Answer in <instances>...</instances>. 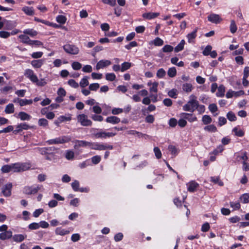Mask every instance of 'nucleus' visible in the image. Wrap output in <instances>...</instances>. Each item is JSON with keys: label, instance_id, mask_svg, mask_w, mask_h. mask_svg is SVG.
Wrapping results in <instances>:
<instances>
[{"label": "nucleus", "instance_id": "obj_62", "mask_svg": "<svg viewBox=\"0 0 249 249\" xmlns=\"http://www.w3.org/2000/svg\"><path fill=\"white\" fill-rule=\"evenodd\" d=\"M100 85L98 83L91 84L89 86V89L90 90L96 91L99 88Z\"/></svg>", "mask_w": 249, "mask_h": 249}, {"label": "nucleus", "instance_id": "obj_49", "mask_svg": "<svg viewBox=\"0 0 249 249\" xmlns=\"http://www.w3.org/2000/svg\"><path fill=\"white\" fill-rule=\"evenodd\" d=\"M24 236L22 234H16L13 236V239L16 242H22L24 240Z\"/></svg>", "mask_w": 249, "mask_h": 249}, {"label": "nucleus", "instance_id": "obj_46", "mask_svg": "<svg viewBox=\"0 0 249 249\" xmlns=\"http://www.w3.org/2000/svg\"><path fill=\"white\" fill-rule=\"evenodd\" d=\"M230 31L232 34L235 33L237 29V26L233 20H231L230 24Z\"/></svg>", "mask_w": 249, "mask_h": 249}, {"label": "nucleus", "instance_id": "obj_43", "mask_svg": "<svg viewBox=\"0 0 249 249\" xmlns=\"http://www.w3.org/2000/svg\"><path fill=\"white\" fill-rule=\"evenodd\" d=\"M159 83L157 82H154L152 83V86L150 88L149 90L151 92H154L157 93L158 92V87Z\"/></svg>", "mask_w": 249, "mask_h": 249}, {"label": "nucleus", "instance_id": "obj_25", "mask_svg": "<svg viewBox=\"0 0 249 249\" xmlns=\"http://www.w3.org/2000/svg\"><path fill=\"white\" fill-rule=\"evenodd\" d=\"M182 89L184 92L189 93L192 91L193 87L191 84L186 83L182 85Z\"/></svg>", "mask_w": 249, "mask_h": 249}, {"label": "nucleus", "instance_id": "obj_51", "mask_svg": "<svg viewBox=\"0 0 249 249\" xmlns=\"http://www.w3.org/2000/svg\"><path fill=\"white\" fill-rule=\"evenodd\" d=\"M166 74V72L162 68L160 69L157 72V76L159 78H163Z\"/></svg>", "mask_w": 249, "mask_h": 249}, {"label": "nucleus", "instance_id": "obj_14", "mask_svg": "<svg viewBox=\"0 0 249 249\" xmlns=\"http://www.w3.org/2000/svg\"><path fill=\"white\" fill-rule=\"evenodd\" d=\"M90 147L93 150H105V145L97 142H90Z\"/></svg>", "mask_w": 249, "mask_h": 249}, {"label": "nucleus", "instance_id": "obj_56", "mask_svg": "<svg viewBox=\"0 0 249 249\" xmlns=\"http://www.w3.org/2000/svg\"><path fill=\"white\" fill-rule=\"evenodd\" d=\"M72 69L74 70H79L82 68V65L78 62H73L71 64Z\"/></svg>", "mask_w": 249, "mask_h": 249}, {"label": "nucleus", "instance_id": "obj_18", "mask_svg": "<svg viewBox=\"0 0 249 249\" xmlns=\"http://www.w3.org/2000/svg\"><path fill=\"white\" fill-rule=\"evenodd\" d=\"M181 116L185 119L187 120L190 122H193L197 120V118L193 114L182 113Z\"/></svg>", "mask_w": 249, "mask_h": 249}, {"label": "nucleus", "instance_id": "obj_28", "mask_svg": "<svg viewBox=\"0 0 249 249\" xmlns=\"http://www.w3.org/2000/svg\"><path fill=\"white\" fill-rule=\"evenodd\" d=\"M22 11L28 16H33L34 15V10L32 7L25 6L22 8Z\"/></svg>", "mask_w": 249, "mask_h": 249}, {"label": "nucleus", "instance_id": "obj_45", "mask_svg": "<svg viewBox=\"0 0 249 249\" xmlns=\"http://www.w3.org/2000/svg\"><path fill=\"white\" fill-rule=\"evenodd\" d=\"M167 74L170 77H174L177 74V71L175 67L170 68L169 69Z\"/></svg>", "mask_w": 249, "mask_h": 249}, {"label": "nucleus", "instance_id": "obj_9", "mask_svg": "<svg viewBox=\"0 0 249 249\" xmlns=\"http://www.w3.org/2000/svg\"><path fill=\"white\" fill-rule=\"evenodd\" d=\"M234 158L235 161L238 162H240L242 160L243 161H246L249 160V157H248L247 153L246 152L235 153Z\"/></svg>", "mask_w": 249, "mask_h": 249}, {"label": "nucleus", "instance_id": "obj_58", "mask_svg": "<svg viewBox=\"0 0 249 249\" xmlns=\"http://www.w3.org/2000/svg\"><path fill=\"white\" fill-rule=\"evenodd\" d=\"M212 49V47L210 45H207L204 51H203V54L204 55L207 56L209 55L210 53L211 52Z\"/></svg>", "mask_w": 249, "mask_h": 249}, {"label": "nucleus", "instance_id": "obj_54", "mask_svg": "<svg viewBox=\"0 0 249 249\" xmlns=\"http://www.w3.org/2000/svg\"><path fill=\"white\" fill-rule=\"evenodd\" d=\"M154 152L157 159H159L161 157V152L159 147H155L154 148Z\"/></svg>", "mask_w": 249, "mask_h": 249}, {"label": "nucleus", "instance_id": "obj_13", "mask_svg": "<svg viewBox=\"0 0 249 249\" xmlns=\"http://www.w3.org/2000/svg\"><path fill=\"white\" fill-rule=\"evenodd\" d=\"M111 64L110 61L108 60H100L96 64V69L98 70L107 67Z\"/></svg>", "mask_w": 249, "mask_h": 249}, {"label": "nucleus", "instance_id": "obj_2", "mask_svg": "<svg viewBox=\"0 0 249 249\" xmlns=\"http://www.w3.org/2000/svg\"><path fill=\"white\" fill-rule=\"evenodd\" d=\"M12 172H20L27 171L31 167V164L27 162H17L11 164Z\"/></svg>", "mask_w": 249, "mask_h": 249}, {"label": "nucleus", "instance_id": "obj_42", "mask_svg": "<svg viewBox=\"0 0 249 249\" xmlns=\"http://www.w3.org/2000/svg\"><path fill=\"white\" fill-rule=\"evenodd\" d=\"M227 117L229 121L231 122L236 121L237 119L235 114L232 111L228 112Z\"/></svg>", "mask_w": 249, "mask_h": 249}, {"label": "nucleus", "instance_id": "obj_5", "mask_svg": "<svg viewBox=\"0 0 249 249\" xmlns=\"http://www.w3.org/2000/svg\"><path fill=\"white\" fill-rule=\"evenodd\" d=\"M77 119L81 125L84 126H91L92 125V122L90 120L88 119V117L85 114H81L77 115Z\"/></svg>", "mask_w": 249, "mask_h": 249}, {"label": "nucleus", "instance_id": "obj_60", "mask_svg": "<svg viewBox=\"0 0 249 249\" xmlns=\"http://www.w3.org/2000/svg\"><path fill=\"white\" fill-rule=\"evenodd\" d=\"M101 158L100 156H94L91 158L92 162L94 164L99 163L101 161Z\"/></svg>", "mask_w": 249, "mask_h": 249}, {"label": "nucleus", "instance_id": "obj_31", "mask_svg": "<svg viewBox=\"0 0 249 249\" xmlns=\"http://www.w3.org/2000/svg\"><path fill=\"white\" fill-rule=\"evenodd\" d=\"M132 66V64L128 62H124L121 65V71L124 72L129 69Z\"/></svg>", "mask_w": 249, "mask_h": 249}, {"label": "nucleus", "instance_id": "obj_33", "mask_svg": "<svg viewBox=\"0 0 249 249\" xmlns=\"http://www.w3.org/2000/svg\"><path fill=\"white\" fill-rule=\"evenodd\" d=\"M232 131L234 133L235 135L237 137H241L244 135V132L238 127H235L232 129Z\"/></svg>", "mask_w": 249, "mask_h": 249}, {"label": "nucleus", "instance_id": "obj_17", "mask_svg": "<svg viewBox=\"0 0 249 249\" xmlns=\"http://www.w3.org/2000/svg\"><path fill=\"white\" fill-rule=\"evenodd\" d=\"M198 28L197 27L192 32L188 34L186 37L188 39V42L189 43H194V39L196 37V33L197 32Z\"/></svg>", "mask_w": 249, "mask_h": 249}, {"label": "nucleus", "instance_id": "obj_16", "mask_svg": "<svg viewBox=\"0 0 249 249\" xmlns=\"http://www.w3.org/2000/svg\"><path fill=\"white\" fill-rule=\"evenodd\" d=\"M30 128H31V127L26 123H21L16 126V129L14 131V132L17 133L22 131L23 130H28Z\"/></svg>", "mask_w": 249, "mask_h": 249}, {"label": "nucleus", "instance_id": "obj_47", "mask_svg": "<svg viewBox=\"0 0 249 249\" xmlns=\"http://www.w3.org/2000/svg\"><path fill=\"white\" fill-rule=\"evenodd\" d=\"M2 172L3 173H9L10 172H12V166L11 164L10 165H3L1 169Z\"/></svg>", "mask_w": 249, "mask_h": 249}, {"label": "nucleus", "instance_id": "obj_61", "mask_svg": "<svg viewBox=\"0 0 249 249\" xmlns=\"http://www.w3.org/2000/svg\"><path fill=\"white\" fill-rule=\"evenodd\" d=\"M168 94L172 98H176L177 95V90L175 89H172L168 92Z\"/></svg>", "mask_w": 249, "mask_h": 249}, {"label": "nucleus", "instance_id": "obj_38", "mask_svg": "<svg viewBox=\"0 0 249 249\" xmlns=\"http://www.w3.org/2000/svg\"><path fill=\"white\" fill-rule=\"evenodd\" d=\"M88 78L89 77L86 76L81 80L79 84L82 88H85L89 85Z\"/></svg>", "mask_w": 249, "mask_h": 249}, {"label": "nucleus", "instance_id": "obj_22", "mask_svg": "<svg viewBox=\"0 0 249 249\" xmlns=\"http://www.w3.org/2000/svg\"><path fill=\"white\" fill-rule=\"evenodd\" d=\"M69 231L62 229L61 227H57L55 230V233L56 235L64 236L69 234Z\"/></svg>", "mask_w": 249, "mask_h": 249}, {"label": "nucleus", "instance_id": "obj_15", "mask_svg": "<svg viewBox=\"0 0 249 249\" xmlns=\"http://www.w3.org/2000/svg\"><path fill=\"white\" fill-rule=\"evenodd\" d=\"M12 188V184L8 183L6 184L3 189H2V193L5 196H9L11 195V190Z\"/></svg>", "mask_w": 249, "mask_h": 249}, {"label": "nucleus", "instance_id": "obj_26", "mask_svg": "<svg viewBox=\"0 0 249 249\" xmlns=\"http://www.w3.org/2000/svg\"><path fill=\"white\" fill-rule=\"evenodd\" d=\"M23 33L25 35H28L31 37H34L37 35V32L33 29H25Z\"/></svg>", "mask_w": 249, "mask_h": 249}, {"label": "nucleus", "instance_id": "obj_40", "mask_svg": "<svg viewBox=\"0 0 249 249\" xmlns=\"http://www.w3.org/2000/svg\"><path fill=\"white\" fill-rule=\"evenodd\" d=\"M152 43L156 46H161L163 44V41L160 37H157L152 41Z\"/></svg>", "mask_w": 249, "mask_h": 249}, {"label": "nucleus", "instance_id": "obj_23", "mask_svg": "<svg viewBox=\"0 0 249 249\" xmlns=\"http://www.w3.org/2000/svg\"><path fill=\"white\" fill-rule=\"evenodd\" d=\"M17 117L20 118L21 121H25V120H30L31 118V116L29 115L28 113L21 111L19 112L18 115Z\"/></svg>", "mask_w": 249, "mask_h": 249}, {"label": "nucleus", "instance_id": "obj_12", "mask_svg": "<svg viewBox=\"0 0 249 249\" xmlns=\"http://www.w3.org/2000/svg\"><path fill=\"white\" fill-rule=\"evenodd\" d=\"M75 143L74 148L77 149L80 147H86L89 146L90 147V142H87L85 141L74 140L72 142Z\"/></svg>", "mask_w": 249, "mask_h": 249}, {"label": "nucleus", "instance_id": "obj_4", "mask_svg": "<svg viewBox=\"0 0 249 249\" xmlns=\"http://www.w3.org/2000/svg\"><path fill=\"white\" fill-rule=\"evenodd\" d=\"M63 49L66 53L71 55H77L80 51L79 48L77 46L69 43L64 45Z\"/></svg>", "mask_w": 249, "mask_h": 249}, {"label": "nucleus", "instance_id": "obj_52", "mask_svg": "<svg viewBox=\"0 0 249 249\" xmlns=\"http://www.w3.org/2000/svg\"><path fill=\"white\" fill-rule=\"evenodd\" d=\"M40 228L39 223L33 222L28 226V228L31 230H37Z\"/></svg>", "mask_w": 249, "mask_h": 249}, {"label": "nucleus", "instance_id": "obj_59", "mask_svg": "<svg viewBox=\"0 0 249 249\" xmlns=\"http://www.w3.org/2000/svg\"><path fill=\"white\" fill-rule=\"evenodd\" d=\"M230 206L234 210H239L240 208V204L238 202H230Z\"/></svg>", "mask_w": 249, "mask_h": 249}, {"label": "nucleus", "instance_id": "obj_27", "mask_svg": "<svg viewBox=\"0 0 249 249\" xmlns=\"http://www.w3.org/2000/svg\"><path fill=\"white\" fill-rule=\"evenodd\" d=\"M218 91L216 93L217 97H222L224 96L225 87L223 85H220L217 88Z\"/></svg>", "mask_w": 249, "mask_h": 249}, {"label": "nucleus", "instance_id": "obj_30", "mask_svg": "<svg viewBox=\"0 0 249 249\" xmlns=\"http://www.w3.org/2000/svg\"><path fill=\"white\" fill-rule=\"evenodd\" d=\"M211 181L215 184H217L220 186L224 185L223 182L220 180V177L218 176L211 177Z\"/></svg>", "mask_w": 249, "mask_h": 249}, {"label": "nucleus", "instance_id": "obj_44", "mask_svg": "<svg viewBox=\"0 0 249 249\" xmlns=\"http://www.w3.org/2000/svg\"><path fill=\"white\" fill-rule=\"evenodd\" d=\"M74 156L73 151L71 150H67L65 154V158L68 160H72Z\"/></svg>", "mask_w": 249, "mask_h": 249}, {"label": "nucleus", "instance_id": "obj_7", "mask_svg": "<svg viewBox=\"0 0 249 249\" xmlns=\"http://www.w3.org/2000/svg\"><path fill=\"white\" fill-rule=\"evenodd\" d=\"M43 186L40 185L32 186H26L23 189V193L27 195L35 194Z\"/></svg>", "mask_w": 249, "mask_h": 249}, {"label": "nucleus", "instance_id": "obj_1", "mask_svg": "<svg viewBox=\"0 0 249 249\" xmlns=\"http://www.w3.org/2000/svg\"><path fill=\"white\" fill-rule=\"evenodd\" d=\"M197 104V97L192 94L189 96V100L183 106V109L186 111L193 112L196 109Z\"/></svg>", "mask_w": 249, "mask_h": 249}, {"label": "nucleus", "instance_id": "obj_32", "mask_svg": "<svg viewBox=\"0 0 249 249\" xmlns=\"http://www.w3.org/2000/svg\"><path fill=\"white\" fill-rule=\"evenodd\" d=\"M18 38L20 39L22 43L29 45L30 39L29 36H26L25 34L19 35Z\"/></svg>", "mask_w": 249, "mask_h": 249}, {"label": "nucleus", "instance_id": "obj_39", "mask_svg": "<svg viewBox=\"0 0 249 249\" xmlns=\"http://www.w3.org/2000/svg\"><path fill=\"white\" fill-rule=\"evenodd\" d=\"M202 121L204 124H208L212 122V119L209 115H205L202 117Z\"/></svg>", "mask_w": 249, "mask_h": 249}, {"label": "nucleus", "instance_id": "obj_19", "mask_svg": "<svg viewBox=\"0 0 249 249\" xmlns=\"http://www.w3.org/2000/svg\"><path fill=\"white\" fill-rule=\"evenodd\" d=\"M120 119L115 116H111L107 117L106 121L108 123H110L113 124H118L120 122Z\"/></svg>", "mask_w": 249, "mask_h": 249}, {"label": "nucleus", "instance_id": "obj_8", "mask_svg": "<svg viewBox=\"0 0 249 249\" xmlns=\"http://www.w3.org/2000/svg\"><path fill=\"white\" fill-rule=\"evenodd\" d=\"M24 75L33 83H35V82L37 81V77L32 70H26L24 72Z\"/></svg>", "mask_w": 249, "mask_h": 249}, {"label": "nucleus", "instance_id": "obj_48", "mask_svg": "<svg viewBox=\"0 0 249 249\" xmlns=\"http://www.w3.org/2000/svg\"><path fill=\"white\" fill-rule=\"evenodd\" d=\"M106 79L109 81H113L116 79V75L114 73H107L106 74Z\"/></svg>", "mask_w": 249, "mask_h": 249}, {"label": "nucleus", "instance_id": "obj_55", "mask_svg": "<svg viewBox=\"0 0 249 249\" xmlns=\"http://www.w3.org/2000/svg\"><path fill=\"white\" fill-rule=\"evenodd\" d=\"M71 187L73 189V190L77 192L79 190V182L77 180H75L73 182L71 183Z\"/></svg>", "mask_w": 249, "mask_h": 249}, {"label": "nucleus", "instance_id": "obj_41", "mask_svg": "<svg viewBox=\"0 0 249 249\" xmlns=\"http://www.w3.org/2000/svg\"><path fill=\"white\" fill-rule=\"evenodd\" d=\"M33 103V100L31 99L28 100L26 99H21L19 106L23 107L26 105H31Z\"/></svg>", "mask_w": 249, "mask_h": 249}, {"label": "nucleus", "instance_id": "obj_3", "mask_svg": "<svg viewBox=\"0 0 249 249\" xmlns=\"http://www.w3.org/2000/svg\"><path fill=\"white\" fill-rule=\"evenodd\" d=\"M71 138L69 136H62L54 139L48 140L46 142L48 144H63L71 141Z\"/></svg>", "mask_w": 249, "mask_h": 249}, {"label": "nucleus", "instance_id": "obj_24", "mask_svg": "<svg viewBox=\"0 0 249 249\" xmlns=\"http://www.w3.org/2000/svg\"><path fill=\"white\" fill-rule=\"evenodd\" d=\"M12 236V232L11 231H5L0 233V239L2 240L10 238Z\"/></svg>", "mask_w": 249, "mask_h": 249}, {"label": "nucleus", "instance_id": "obj_57", "mask_svg": "<svg viewBox=\"0 0 249 249\" xmlns=\"http://www.w3.org/2000/svg\"><path fill=\"white\" fill-rule=\"evenodd\" d=\"M68 84L73 88H77L79 87V84L73 79H70L68 81Z\"/></svg>", "mask_w": 249, "mask_h": 249}, {"label": "nucleus", "instance_id": "obj_21", "mask_svg": "<svg viewBox=\"0 0 249 249\" xmlns=\"http://www.w3.org/2000/svg\"><path fill=\"white\" fill-rule=\"evenodd\" d=\"M44 62V60L38 59L32 60L31 64L34 68L38 69L40 68L43 65Z\"/></svg>", "mask_w": 249, "mask_h": 249}, {"label": "nucleus", "instance_id": "obj_11", "mask_svg": "<svg viewBox=\"0 0 249 249\" xmlns=\"http://www.w3.org/2000/svg\"><path fill=\"white\" fill-rule=\"evenodd\" d=\"M187 190L189 192L193 193L196 190L199 186V184L194 180H192L186 184Z\"/></svg>", "mask_w": 249, "mask_h": 249}, {"label": "nucleus", "instance_id": "obj_36", "mask_svg": "<svg viewBox=\"0 0 249 249\" xmlns=\"http://www.w3.org/2000/svg\"><path fill=\"white\" fill-rule=\"evenodd\" d=\"M240 199L243 203H249V193L243 194L240 197Z\"/></svg>", "mask_w": 249, "mask_h": 249}, {"label": "nucleus", "instance_id": "obj_6", "mask_svg": "<svg viewBox=\"0 0 249 249\" xmlns=\"http://www.w3.org/2000/svg\"><path fill=\"white\" fill-rule=\"evenodd\" d=\"M93 135L96 139H106L107 138L112 137L115 136L116 135V133L113 132H107L101 129L98 132L94 133Z\"/></svg>", "mask_w": 249, "mask_h": 249}, {"label": "nucleus", "instance_id": "obj_50", "mask_svg": "<svg viewBox=\"0 0 249 249\" xmlns=\"http://www.w3.org/2000/svg\"><path fill=\"white\" fill-rule=\"evenodd\" d=\"M38 123V125L41 126L46 127L48 125V121L44 118L39 119Z\"/></svg>", "mask_w": 249, "mask_h": 249}, {"label": "nucleus", "instance_id": "obj_53", "mask_svg": "<svg viewBox=\"0 0 249 249\" xmlns=\"http://www.w3.org/2000/svg\"><path fill=\"white\" fill-rule=\"evenodd\" d=\"M174 48L171 45H166L162 49V50L164 53H170L173 51Z\"/></svg>", "mask_w": 249, "mask_h": 249}, {"label": "nucleus", "instance_id": "obj_10", "mask_svg": "<svg viewBox=\"0 0 249 249\" xmlns=\"http://www.w3.org/2000/svg\"><path fill=\"white\" fill-rule=\"evenodd\" d=\"M208 20L212 23L218 24L221 21L222 18L219 15L212 13L208 16Z\"/></svg>", "mask_w": 249, "mask_h": 249}, {"label": "nucleus", "instance_id": "obj_29", "mask_svg": "<svg viewBox=\"0 0 249 249\" xmlns=\"http://www.w3.org/2000/svg\"><path fill=\"white\" fill-rule=\"evenodd\" d=\"M14 111H15L14 106L13 104H11V103L8 104L6 106V107L5 108V110H4V112L6 114L13 113L14 112Z\"/></svg>", "mask_w": 249, "mask_h": 249}, {"label": "nucleus", "instance_id": "obj_63", "mask_svg": "<svg viewBox=\"0 0 249 249\" xmlns=\"http://www.w3.org/2000/svg\"><path fill=\"white\" fill-rule=\"evenodd\" d=\"M196 109L197 110L198 113L201 114L205 112V107L204 105H199V103H198Z\"/></svg>", "mask_w": 249, "mask_h": 249}, {"label": "nucleus", "instance_id": "obj_20", "mask_svg": "<svg viewBox=\"0 0 249 249\" xmlns=\"http://www.w3.org/2000/svg\"><path fill=\"white\" fill-rule=\"evenodd\" d=\"M160 15L159 13L148 12L142 14V17L147 19H151L156 18Z\"/></svg>", "mask_w": 249, "mask_h": 249}, {"label": "nucleus", "instance_id": "obj_34", "mask_svg": "<svg viewBox=\"0 0 249 249\" xmlns=\"http://www.w3.org/2000/svg\"><path fill=\"white\" fill-rule=\"evenodd\" d=\"M185 43L184 40L182 39L180 42L175 48L174 51L175 52L178 53L182 51L184 48V46Z\"/></svg>", "mask_w": 249, "mask_h": 249}, {"label": "nucleus", "instance_id": "obj_37", "mask_svg": "<svg viewBox=\"0 0 249 249\" xmlns=\"http://www.w3.org/2000/svg\"><path fill=\"white\" fill-rule=\"evenodd\" d=\"M204 129L205 131L210 132H215L217 131V128L213 124H211L204 127Z\"/></svg>", "mask_w": 249, "mask_h": 249}, {"label": "nucleus", "instance_id": "obj_35", "mask_svg": "<svg viewBox=\"0 0 249 249\" xmlns=\"http://www.w3.org/2000/svg\"><path fill=\"white\" fill-rule=\"evenodd\" d=\"M56 21L60 24H65L67 21V18L63 15H58L56 17Z\"/></svg>", "mask_w": 249, "mask_h": 249}, {"label": "nucleus", "instance_id": "obj_64", "mask_svg": "<svg viewBox=\"0 0 249 249\" xmlns=\"http://www.w3.org/2000/svg\"><path fill=\"white\" fill-rule=\"evenodd\" d=\"M209 109L212 113L215 112L218 108L216 104H211L209 106Z\"/></svg>", "mask_w": 249, "mask_h": 249}]
</instances>
